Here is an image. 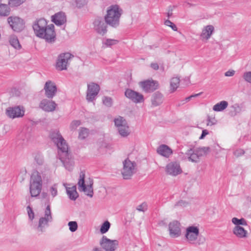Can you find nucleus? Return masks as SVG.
I'll return each mask as SVG.
<instances>
[{"instance_id": "nucleus-35", "label": "nucleus", "mask_w": 251, "mask_h": 251, "mask_svg": "<svg viewBox=\"0 0 251 251\" xmlns=\"http://www.w3.org/2000/svg\"><path fill=\"white\" fill-rule=\"evenodd\" d=\"M189 206V203L184 200H180L177 202L174 205V207L176 209L184 208Z\"/></svg>"}, {"instance_id": "nucleus-20", "label": "nucleus", "mask_w": 251, "mask_h": 251, "mask_svg": "<svg viewBox=\"0 0 251 251\" xmlns=\"http://www.w3.org/2000/svg\"><path fill=\"white\" fill-rule=\"evenodd\" d=\"M125 96L135 103H140L144 101L143 95L131 89L126 91Z\"/></svg>"}, {"instance_id": "nucleus-46", "label": "nucleus", "mask_w": 251, "mask_h": 251, "mask_svg": "<svg viewBox=\"0 0 251 251\" xmlns=\"http://www.w3.org/2000/svg\"><path fill=\"white\" fill-rule=\"evenodd\" d=\"M164 24L167 26H170L174 31H177V30L176 26L170 20H166Z\"/></svg>"}, {"instance_id": "nucleus-3", "label": "nucleus", "mask_w": 251, "mask_h": 251, "mask_svg": "<svg viewBox=\"0 0 251 251\" xmlns=\"http://www.w3.org/2000/svg\"><path fill=\"white\" fill-rule=\"evenodd\" d=\"M123 13V9L117 4L111 5L107 7L104 17L105 23L113 27L120 25V19Z\"/></svg>"}, {"instance_id": "nucleus-57", "label": "nucleus", "mask_w": 251, "mask_h": 251, "mask_svg": "<svg viewBox=\"0 0 251 251\" xmlns=\"http://www.w3.org/2000/svg\"><path fill=\"white\" fill-rule=\"evenodd\" d=\"M201 93H199V94H195V95H191L190 96V97H188L187 98H186L185 99V100L186 101H188L189 100H190V99L192 98H193V97H197L198 96H200L201 95Z\"/></svg>"}, {"instance_id": "nucleus-33", "label": "nucleus", "mask_w": 251, "mask_h": 251, "mask_svg": "<svg viewBox=\"0 0 251 251\" xmlns=\"http://www.w3.org/2000/svg\"><path fill=\"white\" fill-rule=\"evenodd\" d=\"M10 8L7 5L0 4V16H7L10 14Z\"/></svg>"}, {"instance_id": "nucleus-9", "label": "nucleus", "mask_w": 251, "mask_h": 251, "mask_svg": "<svg viewBox=\"0 0 251 251\" xmlns=\"http://www.w3.org/2000/svg\"><path fill=\"white\" fill-rule=\"evenodd\" d=\"M123 163V168L121 171L123 177L125 179H129L135 172L136 164L128 159H126Z\"/></svg>"}, {"instance_id": "nucleus-29", "label": "nucleus", "mask_w": 251, "mask_h": 251, "mask_svg": "<svg viewBox=\"0 0 251 251\" xmlns=\"http://www.w3.org/2000/svg\"><path fill=\"white\" fill-rule=\"evenodd\" d=\"M9 43L16 50H20L22 48L18 37L15 35H11L9 36Z\"/></svg>"}, {"instance_id": "nucleus-2", "label": "nucleus", "mask_w": 251, "mask_h": 251, "mask_svg": "<svg viewBox=\"0 0 251 251\" xmlns=\"http://www.w3.org/2000/svg\"><path fill=\"white\" fill-rule=\"evenodd\" d=\"M35 35L44 39L49 43H54L56 40V33L53 24L47 25V21L43 18L36 20L32 25Z\"/></svg>"}, {"instance_id": "nucleus-25", "label": "nucleus", "mask_w": 251, "mask_h": 251, "mask_svg": "<svg viewBox=\"0 0 251 251\" xmlns=\"http://www.w3.org/2000/svg\"><path fill=\"white\" fill-rule=\"evenodd\" d=\"M164 101V96L162 94L157 91L153 93L151 98V105L156 107L161 104Z\"/></svg>"}, {"instance_id": "nucleus-58", "label": "nucleus", "mask_w": 251, "mask_h": 251, "mask_svg": "<svg viewBox=\"0 0 251 251\" xmlns=\"http://www.w3.org/2000/svg\"><path fill=\"white\" fill-rule=\"evenodd\" d=\"M167 15H168V17L169 18L170 17H171L172 15V11H169L168 12V14H167Z\"/></svg>"}, {"instance_id": "nucleus-36", "label": "nucleus", "mask_w": 251, "mask_h": 251, "mask_svg": "<svg viewBox=\"0 0 251 251\" xmlns=\"http://www.w3.org/2000/svg\"><path fill=\"white\" fill-rule=\"evenodd\" d=\"M111 224L108 221H105V222L101 225L100 228V232L102 234L107 232L110 228Z\"/></svg>"}, {"instance_id": "nucleus-43", "label": "nucleus", "mask_w": 251, "mask_h": 251, "mask_svg": "<svg viewBox=\"0 0 251 251\" xmlns=\"http://www.w3.org/2000/svg\"><path fill=\"white\" fill-rule=\"evenodd\" d=\"M26 0H9V5L11 7L18 6L25 1Z\"/></svg>"}, {"instance_id": "nucleus-45", "label": "nucleus", "mask_w": 251, "mask_h": 251, "mask_svg": "<svg viewBox=\"0 0 251 251\" xmlns=\"http://www.w3.org/2000/svg\"><path fill=\"white\" fill-rule=\"evenodd\" d=\"M88 0H76V5L78 8H82L87 4Z\"/></svg>"}, {"instance_id": "nucleus-52", "label": "nucleus", "mask_w": 251, "mask_h": 251, "mask_svg": "<svg viewBox=\"0 0 251 251\" xmlns=\"http://www.w3.org/2000/svg\"><path fill=\"white\" fill-rule=\"evenodd\" d=\"M235 74L234 70H229L225 73V75L226 76H232Z\"/></svg>"}, {"instance_id": "nucleus-11", "label": "nucleus", "mask_w": 251, "mask_h": 251, "mask_svg": "<svg viewBox=\"0 0 251 251\" xmlns=\"http://www.w3.org/2000/svg\"><path fill=\"white\" fill-rule=\"evenodd\" d=\"M107 24L100 17L96 18L93 22V29L98 34L104 36L107 32Z\"/></svg>"}, {"instance_id": "nucleus-1", "label": "nucleus", "mask_w": 251, "mask_h": 251, "mask_svg": "<svg viewBox=\"0 0 251 251\" xmlns=\"http://www.w3.org/2000/svg\"><path fill=\"white\" fill-rule=\"evenodd\" d=\"M51 141L57 146L59 151V159L65 168L69 171L73 169L74 161L68 152V146L59 131H52L50 133Z\"/></svg>"}, {"instance_id": "nucleus-38", "label": "nucleus", "mask_w": 251, "mask_h": 251, "mask_svg": "<svg viewBox=\"0 0 251 251\" xmlns=\"http://www.w3.org/2000/svg\"><path fill=\"white\" fill-rule=\"evenodd\" d=\"M119 41L115 39H106L103 40L102 41V44L104 45L106 47H111L113 45H116L118 43Z\"/></svg>"}, {"instance_id": "nucleus-59", "label": "nucleus", "mask_w": 251, "mask_h": 251, "mask_svg": "<svg viewBox=\"0 0 251 251\" xmlns=\"http://www.w3.org/2000/svg\"><path fill=\"white\" fill-rule=\"evenodd\" d=\"M93 251H102L98 248H95L94 249Z\"/></svg>"}, {"instance_id": "nucleus-6", "label": "nucleus", "mask_w": 251, "mask_h": 251, "mask_svg": "<svg viewBox=\"0 0 251 251\" xmlns=\"http://www.w3.org/2000/svg\"><path fill=\"white\" fill-rule=\"evenodd\" d=\"M210 151L209 147H202L195 149H190L185 153L186 157L189 161L197 163L202 156L206 155Z\"/></svg>"}, {"instance_id": "nucleus-27", "label": "nucleus", "mask_w": 251, "mask_h": 251, "mask_svg": "<svg viewBox=\"0 0 251 251\" xmlns=\"http://www.w3.org/2000/svg\"><path fill=\"white\" fill-rule=\"evenodd\" d=\"M157 152L163 156L168 157L172 153V151L167 145H162L157 148Z\"/></svg>"}, {"instance_id": "nucleus-41", "label": "nucleus", "mask_w": 251, "mask_h": 251, "mask_svg": "<svg viewBox=\"0 0 251 251\" xmlns=\"http://www.w3.org/2000/svg\"><path fill=\"white\" fill-rule=\"evenodd\" d=\"M57 184H54L52 185L49 189V193L53 198L55 197L57 195Z\"/></svg>"}, {"instance_id": "nucleus-60", "label": "nucleus", "mask_w": 251, "mask_h": 251, "mask_svg": "<svg viewBox=\"0 0 251 251\" xmlns=\"http://www.w3.org/2000/svg\"><path fill=\"white\" fill-rule=\"evenodd\" d=\"M232 220H239V219H238V218H237L234 217V218H232ZM240 220H244V219L241 218V219H240Z\"/></svg>"}, {"instance_id": "nucleus-10", "label": "nucleus", "mask_w": 251, "mask_h": 251, "mask_svg": "<svg viewBox=\"0 0 251 251\" xmlns=\"http://www.w3.org/2000/svg\"><path fill=\"white\" fill-rule=\"evenodd\" d=\"M200 234L199 225H192L187 227L185 237L190 244H195Z\"/></svg>"}, {"instance_id": "nucleus-21", "label": "nucleus", "mask_w": 251, "mask_h": 251, "mask_svg": "<svg viewBox=\"0 0 251 251\" xmlns=\"http://www.w3.org/2000/svg\"><path fill=\"white\" fill-rule=\"evenodd\" d=\"M214 27L212 25L204 26L200 34L201 39L203 41H207L211 37L214 32Z\"/></svg>"}, {"instance_id": "nucleus-30", "label": "nucleus", "mask_w": 251, "mask_h": 251, "mask_svg": "<svg viewBox=\"0 0 251 251\" xmlns=\"http://www.w3.org/2000/svg\"><path fill=\"white\" fill-rule=\"evenodd\" d=\"M228 106V102L226 100H222L216 103L213 107V110L216 112L222 111L226 109Z\"/></svg>"}, {"instance_id": "nucleus-56", "label": "nucleus", "mask_w": 251, "mask_h": 251, "mask_svg": "<svg viewBox=\"0 0 251 251\" xmlns=\"http://www.w3.org/2000/svg\"><path fill=\"white\" fill-rule=\"evenodd\" d=\"M103 146L108 149V150H112V147L111 146V145H110V144H108V143H104L103 145Z\"/></svg>"}, {"instance_id": "nucleus-14", "label": "nucleus", "mask_w": 251, "mask_h": 251, "mask_svg": "<svg viewBox=\"0 0 251 251\" xmlns=\"http://www.w3.org/2000/svg\"><path fill=\"white\" fill-rule=\"evenodd\" d=\"M139 85L142 90L147 93H151L159 87L158 81L152 79L141 81L139 83Z\"/></svg>"}, {"instance_id": "nucleus-26", "label": "nucleus", "mask_w": 251, "mask_h": 251, "mask_svg": "<svg viewBox=\"0 0 251 251\" xmlns=\"http://www.w3.org/2000/svg\"><path fill=\"white\" fill-rule=\"evenodd\" d=\"M52 21L57 25H61L66 22V17L64 12H59L51 17Z\"/></svg>"}, {"instance_id": "nucleus-28", "label": "nucleus", "mask_w": 251, "mask_h": 251, "mask_svg": "<svg viewBox=\"0 0 251 251\" xmlns=\"http://www.w3.org/2000/svg\"><path fill=\"white\" fill-rule=\"evenodd\" d=\"M117 130L120 136L123 138L128 137L131 133L129 126L127 124L126 125H124L123 126L117 129Z\"/></svg>"}, {"instance_id": "nucleus-62", "label": "nucleus", "mask_w": 251, "mask_h": 251, "mask_svg": "<svg viewBox=\"0 0 251 251\" xmlns=\"http://www.w3.org/2000/svg\"><path fill=\"white\" fill-rule=\"evenodd\" d=\"M1 0H0V1H1Z\"/></svg>"}, {"instance_id": "nucleus-42", "label": "nucleus", "mask_w": 251, "mask_h": 251, "mask_svg": "<svg viewBox=\"0 0 251 251\" xmlns=\"http://www.w3.org/2000/svg\"><path fill=\"white\" fill-rule=\"evenodd\" d=\"M52 219L50 206L48 205L45 211V216L40 220H50Z\"/></svg>"}, {"instance_id": "nucleus-15", "label": "nucleus", "mask_w": 251, "mask_h": 251, "mask_svg": "<svg viewBox=\"0 0 251 251\" xmlns=\"http://www.w3.org/2000/svg\"><path fill=\"white\" fill-rule=\"evenodd\" d=\"M5 113L8 117L14 119L24 116L25 114V109L23 107L20 106L9 107L6 109Z\"/></svg>"}, {"instance_id": "nucleus-39", "label": "nucleus", "mask_w": 251, "mask_h": 251, "mask_svg": "<svg viewBox=\"0 0 251 251\" xmlns=\"http://www.w3.org/2000/svg\"><path fill=\"white\" fill-rule=\"evenodd\" d=\"M148 204L146 202H143L136 207V209L139 212H145L147 211Z\"/></svg>"}, {"instance_id": "nucleus-40", "label": "nucleus", "mask_w": 251, "mask_h": 251, "mask_svg": "<svg viewBox=\"0 0 251 251\" xmlns=\"http://www.w3.org/2000/svg\"><path fill=\"white\" fill-rule=\"evenodd\" d=\"M81 121L80 120H74L70 125V129L71 131H75L76 128L81 125Z\"/></svg>"}, {"instance_id": "nucleus-4", "label": "nucleus", "mask_w": 251, "mask_h": 251, "mask_svg": "<svg viewBox=\"0 0 251 251\" xmlns=\"http://www.w3.org/2000/svg\"><path fill=\"white\" fill-rule=\"evenodd\" d=\"M93 181L89 178L85 180V174L81 172L79 174V178L77 182L78 189L80 192H83L85 195L92 198L93 196Z\"/></svg>"}, {"instance_id": "nucleus-5", "label": "nucleus", "mask_w": 251, "mask_h": 251, "mask_svg": "<svg viewBox=\"0 0 251 251\" xmlns=\"http://www.w3.org/2000/svg\"><path fill=\"white\" fill-rule=\"evenodd\" d=\"M42 180L40 174L37 171L32 172L30 180V193L32 197L38 196L41 191Z\"/></svg>"}, {"instance_id": "nucleus-7", "label": "nucleus", "mask_w": 251, "mask_h": 251, "mask_svg": "<svg viewBox=\"0 0 251 251\" xmlns=\"http://www.w3.org/2000/svg\"><path fill=\"white\" fill-rule=\"evenodd\" d=\"M73 57L74 55L69 52L60 54L56 62V69L58 71L66 70Z\"/></svg>"}, {"instance_id": "nucleus-54", "label": "nucleus", "mask_w": 251, "mask_h": 251, "mask_svg": "<svg viewBox=\"0 0 251 251\" xmlns=\"http://www.w3.org/2000/svg\"><path fill=\"white\" fill-rule=\"evenodd\" d=\"M208 133L209 132L206 129L203 130L201 136L200 137L199 139H203L206 135L208 134Z\"/></svg>"}, {"instance_id": "nucleus-55", "label": "nucleus", "mask_w": 251, "mask_h": 251, "mask_svg": "<svg viewBox=\"0 0 251 251\" xmlns=\"http://www.w3.org/2000/svg\"><path fill=\"white\" fill-rule=\"evenodd\" d=\"M151 67L155 70H157L159 69V66L156 63H152L151 64Z\"/></svg>"}, {"instance_id": "nucleus-53", "label": "nucleus", "mask_w": 251, "mask_h": 251, "mask_svg": "<svg viewBox=\"0 0 251 251\" xmlns=\"http://www.w3.org/2000/svg\"><path fill=\"white\" fill-rule=\"evenodd\" d=\"M244 151L241 149L237 150L234 151V154L236 156H239L244 154Z\"/></svg>"}, {"instance_id": "nucleus-34", "label": "nucleus", "mask_w": 251, "mask_h": 251, "mask_svg": "<svg viewBox=\"0 0 251 251\" xmlns=\"http://www.w3.org/2000/svg\"><path fill=\"white\" fill-rule=\"evenodd\" d=\"M89 135V130L85 127H81L79 129L78 138L81 140L85 139Z\"/></svg>"}, {"instance_id": "nucleus-37", "label": "nucleus", "mask_w": 251, "mask_h": 251, "mask_svg": "<svg viewBox=\"0 0 251 251\" xmlns=\"http://www.w3.org/2000/svg\"><path fill=\"white\" fill-rule=\"evenodd\" d=\"M103 104L108 107H110L113 105V100L111 97L104 96L102 98Z\"/></svg>"}, {"instance_id": "nucleus-22", "label": "nucleus", "mask_w": 251, "mask_h": 251, "mask_svg": "<svg viewBox=\"0 0 251 251\" xmlns=\"http://www.w3.org/2000/svg\"><path fill=\"white\" fill-rule=\"evenodd\" d=\"M57 104L52 100H43L40 103V107L46 112H52L55 110Z\"/></svg>"}, {"instance_id": "nucleus-50", "label": "nucleus", "mask_w": 251, "mask_h": 251, "mask_svg": "<svg viewBox=\"0 0 251 251\" xmlns=\"http://www.w3.org/2000/svg\"><path fill=\"white\" fill-rule=\"evenodd\" d=\"M243 78L248 82L251 83V72H245L243 75Z\"/></svg>"}, {"instance_id": "nucleus-61", "label": "nucleus", "mask_w": 251, "mask_h": 251, "mask_svg": "<svg viewBox=\"0 0 251 251\" xmlns=\"http://www.w3.org/2000/svg\"><path fill=\"white\" fill-rule=\"evenodd\" d=\"M203 243V242H198V245H201V244H202Z\"/></svg>"}, {"instance_id": "nucleus-19", "label": "nucleus", "mask_w": 251, "mask_h": 251, "mask_svg": "<svg viewBox=\"0 0 251 251\" xmlns=\"http://www.w3.org/2000/svg\"><path fill=\"white\" fill-rule=\"evenodd\" d=\"M165 171L168 175L176 176L182 173L180 165L176 162H171L168 164L165 168Z\"/></svg>"}, {"instance_id": "nucleus-13", "label": "nucleus", "mask_w": 251, "mask_h": 251, "mask_svg": "<svg viewBox=\"0 0 251 251\" xmlns=\"http://www.w3.org/2000/svg\"><path fill=\"white\" fill-rule=\"evenodd\" d=\"M100 90V86L94 82L87 85L86 100L88 102L94 101Z\"/></svg>"}, {"instance_id": "nucleus-24", "label": "nucleus", "mask_w": 251, "mask_h": 251, "mask_svg": "<svg viewBox=\"0 0 251 251\" xmlns=\"http://www.w3.org/2000/svg\"><path fill=\"white\" fill-rule=\"evenodd\" d=\"M49 221H30L29 225L38 231H42L43 229L48 226Z\"/></svg>"}, {"instance_id": "nucleus-12", "label": "nucleus", "mask_w": 251, "mask_h": 251, "mask_svg": "<svg viewBox=\"0 0 251 251\" xmlns=\"http://www.w3.org/2000/svg\"><path fill=\"white\" fill-rule=\"evenodd\" d=\"M235 225L233 229V233L239 238H244L247 236L248 232L241 226L247 225L246 221H232Z\"/></svg>"}, {"instance_id": "nucleus-8", "label": "nucleus", "mask_w": 251, "mask_h": 251, "mask_svg": "<svg viewBox=\"0 0 251 251\" xmlns=\"http://www.w3.org/2000/svg\"><path fill=\"white\" fill-rule=\"evenodd\" d=\"M7 22L15 32H21L25 28V23L24 20L18 16H11L7 18Z\"/></svg>"}, {"instance_id": "nucleus-49", "label": "nucleus", "mask_w": 251, "mask_h": 251, "mask_svg": "<svg viewBox=\"0 0 251 251\" xmlns=\"http://www.w3.org/2000/svg\"><path fill=\"white\" fill-rule=\"evenodd\" d=\"M231 108L233 110L234 115H236L238 113H239L242 110L241 107L237 104H235L232 105L231 106Z\"/></svg>"}, {"instance_id": "nucleus-47", "label": "nucleus", "mask_w": 251, "mask_h": 251, "mask_svg": "<svg viewBox=\"0 0 251 251\" xmlns=\"http://www.w3.org/2000/svg\"><path fill=\"white\" fill-rule=\"evenodd\" d=\"M207 121V126H212L217 123V120L215 117H210V116H208Z\"/></svg>"}, {"instance_id": "nucleus-23", "label": "nucleus", "mask_w": 251, "mask_h": 251, "mask_svg": "<svg viewBox=\"0 0 251 251\" xmlns=\"http://www.w3.org/2000/svg\"><path fill=\"white\" fill-rule=\"evenodd\" d=\"M67 196L72 201H75L78 197V194L76 191V187L75 185H72L70 184L64 183Z\"/></svg>"}, {"instance_id": "nucleus-16", "label": "nucleus", "mask_w": 251, "mask_h": 251, "mask_svg": "<svg viewBox=\"0 0 251 251\" xmlns=\"http://www.w3.org/2000/svg\"><path fill=\"white\" fill-rule=\"evenodd\" d=\"M100 244L102 248L106 251H114L118 245L117 240H111L105 236H103Z\"/></svg>"}, {"instance_id": "nucleus-31", "label": "nucleus", "mask_w": 251, "mask_h": 251, "mask_svg": "<svg viewBox=\"0 0 251 251\" xmlns=\"http://www.w3.org/2000/svg\"><path fill=\"white\" fill-rule=\"evenodd\" d=\"M180 79L177 77H173L170 80V91L174 92L178 88L179 85Z\"/></svg>"}, {"instance_id": "nucleus-48", "label": "nucleus", "mask_w": 251, "mask_h": 251, "mask_svg": "<svg viewBox=\"0 0 251 251\" xmlns=\"http://www.w3.org/2000/svg\"><path fill=\"white\" fill-rule=\"evenodd\" d=\"M35 160L39 165H41L43 163V156L40 153H37L34 157Z\"/></svg>"}, {"instance_id": "nucleus-18", "label": "nucleus", "mask_w": 251, "mask_h": 251, "mask_svg": "<svg viewBox=\"0 0 251 251\" xmlns=\"http://www.w3.org/2000/svg\"><path fill=\"white\" fill-rule=\"evenodd\" d=\"M45 96L49 99L53 98L56 94L57 87L55 83L51 81H47L44 86Z\"/></svg>"}, {"instance_id": "nucleus-44", "label": "nucleus", "mask_w": 251, "mask_h": 251, "mask_svg": "<svg viewBox=\"0 0 251 251\" xmlns=\"http://www.w3.org/2000/svg\"><path fill=\"white\" fill-rule=\"evenodd\" d=\"M69 229L72 232L75 231L78 227L77 224L75 221H71L68 223Z\"/></svg>"}, {"instance_id": "nucleus-32", "label": "nucleus", "mask_w": 251, "mask_h": 251, "mask_svg": "<svg viewBox=\"0 0 251 251\" xmlns=\"http://www.w3.org/2000/svg\"><path fill=\"white\" fill-rule=\"evenodd\" d=\"M114 122L117 129L123 126L124 125H126L127 124L126 120L123 117L121 116L116 118L114 119Z\"/></svg>"}, {"instance_id": "nucleus-17", "label": "nucleus", "mask_w": 251, "mask_h": 251, "mask_svg": "<svg viewBox=\"0 0 251 251\" xmlns=\"http://www.w3.org/2000/svg\"><path fill=\"white\" fill-rule=\"evenodd\" d=\"M181 226L178 221H173L169 225V231L172 238H177L181 234Z\"/></svg>"}, {"instance_id": "nucleus-51", "label": "nucleus", "mask_w": 251, "mask_h": 251, "mask_svg": "<svg viewBox=\"0 0 251 251\" xmlns=\"http://www.w3.org/2000/svg\"><path fill=\"white\" fill-rule=\"evenodd\" d=\"M27 212L29 219L31 220H33L34 218V213L31 208L29 206H28L27 207Z\"/></svg>"}]
</instances>
